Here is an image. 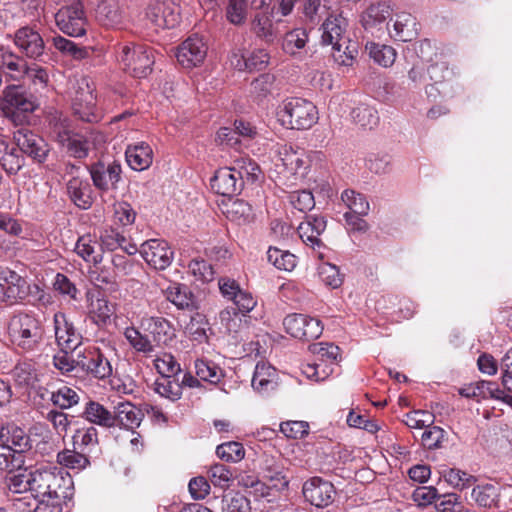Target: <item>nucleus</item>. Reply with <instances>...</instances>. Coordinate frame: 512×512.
Returning a JSON list of instances; mask_svg holds the SVG:
<instances>
[{
    "label": "nucleus",
    "instance_id": "f257e3e1",
    "mask_svg": "<svg viewBox=\"0 0 512 512\" xmlns=\"http://www.w3.org/2000/svg\"><path fill=\"white\" fill-rule=\"evenodd\" d=\"M65 478L56 469L31 471V495L38 500L37 512H61V499Z\"/></svg>",
    "mask_w": 512,
    "mask_h": 512
},
{
    "label": "nucleus",
    "instance_id": "f03ea898",
    "mask_svg": "<svg viewBox=\"0 0 512 512\" xmlns=\"http://www.w3.org/2000/svg\"><path fill=\"white\" fill-rule=\"evenodd\" d=\"M279 123L288 129L307 130L317 123V107L309 100L301 97L284 99L276 112Z\"/></svg>",
    "mask_w": 512,
    "mask_h": 512
},
{
    "label": "nucleus",
    "instance_id": "7ed1b4c3",
    "mask_svg": "<svg viewBox=\"0 0 512 512\" xmlns=\"http://www.w3.org/2000/svg\"><path fill=\"white\" fill-rule=\"evenodd\" d=\"M12 342L22 350H38L43 342L45 329L39 317L29 313L14 316L9 327Z\"/></svg>",
    "mask_w": 512,
    "mask_h": 512
},
{
    "label": "nucleus",
    "instance_id": "20e7f679",
    "mask_svg": "<svg viewBox=\"0 0 512 512\" xmlns=\"http://www.w3.org/2000/svg\"><path fill=\"white\" fill-rule=\"evenodd\" d=\"M116 59L121 69L134 78L147 77L155 62L151 48L132 42L117 45Z\"/></svg>",
    "mask_w": 512,
    "mask_h": 512
},
{
    "label": "nucleus",
    "instance_id": "39448f33",
    "mask_svg": "<svg viewBox=\"0 0 512 512\" xmlns=\"http://www.w3.org/2000/svg\"><path fill=\"white\" fill-rule=\"evenodd\" d=\"M36 108V98L22 84H9L0 94V110L8 118L32 113Z\"/></svg>",
    "mask_w": 512,
    "mask_h": 512
},
{
    "label": "nucleus",
    "instance_id": "423d86ee",
    "mask_svg": "<svg viewBox=\"0 0 512 512\" xmlns=\"http://www.w3.org/2000/svg\"><path fill=\"white\" fill-rule=\"evenodd\" d=\"M76 365H78V372H84L100 380L110 377L113 373L110 361L94 347L76 352Z\"/></svg>",
    "mask_w": 512,
    "mask_h": 512
},
{
    "label": "nucleus",
    "instance_id": "0eeeda50",
    "mask_svg": "<svg viewBox=\"0 0 512 512\" xmlns=\"http://www.w3.org/2000/svg\"><path fill=\"white\" fill-rule=\"evenodd\" d=\"M72 109L74 115L81 121L95 123L101 120L102 113L96 106V95L87 79L79 82Z\"/></svg>",
    "mask_w": 512,
    "mask_h": 512
},
{
    "label": "nucleus",
    "instance_id": "6e6552de",
    "mask_svg": "<svg viewBox=\"0 0 512 512\" xmlns=\"http://www.w3.org/2000/svg\"><path fill=\"white\" fill-rule=\"evenodd\" d=\"M55 22L57 27L69 36L80 37L86 33V17L79 1L60 8L55 14Z\"/></svg>",
    "mask_w": 512,
    "mask_h": 512
},
{
    "label": "nucleus",
    "instance_id": "1a4fd4ad",
    "mask_svg": "<svg viewBox=\"0 0 512 512\" xmlns=\"http://www.w3.org/2000/svg\"><path fill=\"white\" fill-rule=\"evenodd\" d=\"M29 294V284L24 277L9 268H0V302L15 304Z\"/></svg>",
    "mask_w": 512,
    "mask_h": 512
},
{
    "label": "nucleus",
    "instance_id": "9d476101",
    "mask_svg": "<svg viewBox=\"0 0 512 512\" xmlns=\"http://www.w3.org/2000/svg\"><path fill=\"white\" fill-rule=\"evenodd\" d=\"M311 351L319 357V362L307 364L303 372L308 378H313L316 381H322L333 372V369L325 364H334L339 355V347L333 343H318L310 346Z\"/></svg>",
    "mask_w": 512,
    "mask_h": 512
},
{
    "label": "nucleus",
    "instance_id": "9b49d317",
    "mask_svg": "<svg viewBox=\"0 0 512 512\" xmlns=\"http://www.w3.org/2000/svg\"><path fill=\"white\" fill-rule=\"evenodd\" d=\"M146 17L156 29H172L180 22V10L172 0H156L146 9Z\"/></svg>",
    "mask_w": 512,
    "mask_h": 512
},
{
    "label": "nucleus",
    "instance_id": "f8f14e48",
    "mask_svg": "<svg viewBox=\"0 0 512 512\" xmlns=\"http://www.w3.org/2000/svg\"><path fill=\"white\" fill-rule=\"evenodd\" d=\"M284 328L292 337L300 340H314L320 337L323 326L318 319L304 314H290L284 318Z\"/></svg>",
    "mask_w": 512,
    "mask_h": 512
},
{
    "label": "nucleus",
    "instance_id": "ddd939ff",
    "mask_svg": "<svg viewBox=\"0 0 512 512\" xmlns=\"http://www.w3.org/2000/svg\"><path fill=\"white\" fill-rule=\"evenodd\" d=\"M302 493L311 505L325 508L333 503L336 491L331 482L315 476L303 484Z\"/></svg>",
    "mask_w": 512,
    "mask_h": 512
},
{
    "label": "nucleus",
    "instance_id": "4468645a",
    "mask_svg": "<svg viewBox=\"0 0 512 512\" xmlns=\"http://www.w3.org/2000/svg\"><path fill=\"white\" fill-rule=\"evenodd\" d=\"M94 186L103 192L114 190L121 179L122 168L117 161H99L89 168Z\"/></svg>",
    "mask_w": 512,
    "mask_h": 512
},
{
    "label": "nucleus",
    "instance_id": "2eb2a0df",
    "mask_svg": "<svg viewBox=\"0 0 512 512\" xmlns=\"http://www.w3.org/2000/svg\"><path fill=\"white\" fill-rule=\"evenodd\" d=\"M13 42L27 58L38 60L44 55V39L34 27L23 26L17 29Z\"/></svg>",
    "mask_w": 512,
    "mask_h": 512
},
{
    "label": "nucleus",
    "instance_id": "dca6fc26",
    "mask_svg": "<svg viewBox=\"0 0 512 512\" xmlns=\"http://www.w3.org/2000/svg\"><path fill=\"white\" fill-rule=\"evenodd\" d=\"M146 263L156 270H164L172 263L174 252L165 240L150 239L139 250Z\"/></svg>",
    "mask_w": 512,
    "mask_h": 512
},
{
    "label": "nucleus",
    "instance_id": "f3484780",
    "mask_svg": "<svg viewBox=\"0 0 512 512\" xmlns=\"http://www.w3.org/2000/svg\"><path fill=\"white\" fill-rule=\"evenodd\" d=\"M14 140L18 148L38 163L46 161L49 154V145L46 141L28 129H19L14 133Z\"/></svg>",
    "mask_w": 512,
    "mask_h": 512
},
{
    "label": "nucleus",
    "instance_id": "a211bd4d",
    "mask_svg": "<svg viewBox=\"0 0 512 512\" xmlns=\"http://www.w3.org/2000/svg\"><path fill=\"white\" fill-rule=\"evenodd\" d=\"M207 50L208 47L203 37L194 34L178 47L176 57L184 68H193L204 61Z\"/></svg>",
    "mask_w": 512,
    "mask_h": 512
},
{
    "label": "nucleus",
    "instance_id": "6ab92c4d",
    "mask_svg": "<svg viewBox=\"0 0 512 512\" xmlns=\"http://www.w3.org/2000/svg\"><path fill=\"white\" fill-rule=\"evenodd\" d=\"M257 135L256 127L250 122L244 120H236L234 122V129L228 127H222L218 130L216 141L221 145L233 147L236 150H241L243 139L251 140Z\"/></svg>",
    "mask_w": 512,
    "mask_h": 512
},
{
    "label": "nucleus",
    "instance_id": "aec40b11",
    "mask_svg": "<svg viewBox=\"0 0 512 512\" xmlns=\"http://www.w3.org/2000/svg\"><path fill=\"white\" fill-rule=\"evenodd\" d=\"M55 338L60 349L76 350L81 344L82 336L63 312H56L53 317Z\"/></svg>",
    "mask_w": 512,
    "mask_h": 512
},
{
    "label": "nucleus",
    "instance_id": "412c9836",
    "mask_svg": "<svg viewBox=\"0 0 512 512\" xmlns=\"http://www.w3.org/2000/svg\"><path fill=\"white\" fill-rule=\"evenodd\" d=\"M140 328L152 337V343L167 345L175 337L172 324L163 317L145 316L141 319Z\"/></svg>",
    "mask_w": 512,
    "mask_h": 512
},
{
    "label": "nucleus",
    "instance_id": "4be33fe9",
    "mask_svg": "<svg viewBox=\"0 0 512 512\" xmlns=\"http://www.w3.org/2000/svg\"><path fill=\"white\" fill-rule=\"evenodd\" d=\"M347 21L341 15H329L321 25L322 35L321 42L323 45H331L332 47L344 46L350 41L345 33Z\"/></svg>",
    "mask_w": 512,
    "mask_h": 512
},
{
    "label": "nucleus",
    "instance_id": "5701e85b",
    "mask_svg": "<svg viewBox=\"0 0 512 512\" xmlns=\"http://www.w3.org/2000/svg\"><path fill=\"white\" fill-rule=\"evenodd\" d=\"M238 176L239 174H235L231 167L219 168L210 181L211 188L219 195L233 197L243 189Z\"/></svg>",
    "mask_w": 512,
    "mask_h": 512
},
{
    "label": "nucleus",
    "instance_id": "b1692460",
    "mask_svg": "<svg viewBox=\"0 0 512 512\" xmlns=\"http://www.w3.org/2000/svg\"><path fill=\"white\" fill-rule=\"evenodd\" d=\"M327 221L323 216L309 215L297 228L298 235L303 243L313 249L321 248L323 243L321 234L326 230Z\"/></svg>",
    "mask_w": 512,
    "mask_h": 512
},
{
    "label": "nucleus",
    "instance_id": "393cba45",
    "mask_svg": "<svg viewBox=\"0 0 512 512\" xmlns=\"http://www.w3.org/2000/svg\"><path fill=\"white\" fill-rule=\"evenodd\" d=\"M23 79H27L30 86L36 91L44 90L50 83V73L46 67L37 63H28L25 60L24 67L19 73L11 75V80L20 81Z\"/></svg>",
    "mask_w": 512,
    "mask_h": 512
},
{
    "label": "nucleus",
    "instance_id": "a878e982",
    "mask_svg": "<svg viewBox=\"0 0 512 512\" xmlns=\"http://www.w3.org/2000/svg\"><path fill=\"white\" fill-rule=\"evenodd\" d=\"M114 426L134 431L142 422L143 414L129 401L119 402L113 411Z\"/></svg>",
    "mask_w": 512,
    "mask_h": 512
},
{
    "label": "nucleus",
    "instance_id": "bb28decb",
    "mask_svg": "<svg viewBox=\"0 0 512 512\" xmlns=\"http://www.w3.org/2000/svg\"><path fill=\"white\" fill-rule=\"evenodd\" d=\"M283 172L296 176L301 170L307 168V157L303 149H295L290 145H283L278 152Z\"/></svg>",
    "mask_w": 512,
    "mask_h": 512
},
{
    "label": "nucleus",
    "instance_id": "cd10ccee",
    "mask_svg": "<svg viewBox=\"0 0 512 512\" xmlns=\"http://www.w3.org/2000/svg\"><path fill=\"white\" fill-rule=\"evenodd\" d=\"M501 497L500 487L492 483H482L473 487L471 498L475 504L484 509H495L499 507Z\"/></svg>",
    "mask_w": 512,
    "mask_h": 512
},
{
    "label": "nucleus",
    "instance_id": "c85d7f7f",
    "mask_svg": "<svg viewBox=\"0 0 512 512\" xmlns=\"http://www.w3.org/2000/svg\"><path fill=\"white\" fill-rule=\"evenodd\" d=\"M0 441L8 444L15 453L21 455L32 447L29 435L15 425H7L0 429Z\"/></svg>",
    "mask_w": 512,
    "mask_h": 512
},
{
    "label": "nucleus",
    "instance_id": "c756f323",
    "mask_svg": "<svg viewBox=\"0 0 512 512\" xmlns=\"http://www.w3.org/2000/svg\"><path fill=\"white\" fill-rule=\"evenodd\" d=\"M127 164L135 171L149 168L153 162V150L145 142L129 145L125 151Z\"/></svg>",
    "mask_w": 512,
    "mask_h": 512
},
{
    "label": "nucleus",
    "instance_id": "7c9ffc66",
    "mask_svg": "<svg viewBox=\"0 0 512 512\" xmlns=\"http://www.w3.org/2000/svg\"><path fill=\"white\" fill-rule=\"evenodd\" d=\"M269 53L265 49H256L248 56L234 53L231 59L232 65L238 70H262L269 63Z\"/></svg>",
    "mask_w": 512,
    "mask_h": 512
},
{
    "label": "nucleus",
    "instance_id": "2f4dec72",
    "mask_svg": "<svg viewBox=\"0 0 512 512\" xmlns=\"http://www.w3.org/2000/svg\"><path fill=\"white\" fill-rule=\"evenodd\" d=\"M276 369L266 362H258L255 366L251 384L259 393L273 390L276 385Z\"/></svg>",
    "mask_w": 512,
    "mask_h": 512
},
{
    "label": "nucleus",
    "instance_id": "473e14b6",
    "mask_svg": "<svg viewBox=\"0 0 512 512\" xmlns=\"http://www.w3.org/2000/svg\"><path fill=\"white\" fill-rule=\"evenodd\" d=\"M67 191L71 200L79 208L88 209L92 205V191L88 181L73 177L67 183Z\"/></svg>",
    "mask_w": 512,
    "mask_h": 512
},
{
    "label": "nucleus",
    "instance_id": "72a5a7b5",
    "mask_svg": "<svg viewBox=\"0 0 512 512\" xmlns=\"http://www.w3.org/2000/svg\"><path fill=\"white\" fill-rule=\"evenodd\" d=\"M116 304L110 302L104 296L92 297L89 304V314L94 323L98 326H104L111 321L115 314Z\"/></svg>",
    "mask_w": 512,
    "mask_h": 512
},
{
    "label": "nucleus",
    "instance_id": "f704fd0d",
    "mask_svg": "<svg viewBox=\"0 0 512 512\" xmlns=\"http://www.w3.org/2000/svg\"><path fill=\"white\" fill-rule=\"evenodd\" d=\"M417 35L416 18L410 13L402 12L396 15L391 36L398 41H411Z\"/></svg>",
    "mask_w": 512,
    "mask_h": 512
},
{
    "label": "nucleus",
    "instance_id": "c9c22d12",
    "mask_svg": "<svg viewBox=\"0 0 512 512\" xmlns=\"http://www.w3.org/2000/svg\"><path fill=\"white\" fill-rule=\"evenodd\" d=\"M251 31L264 42L273 43L277 37L272 16L268 12H257L251 21Z\"/></svg>",
    "mask_w": 512,
    "mask_h": 512
},
{
    "label": "nucleus",
    "instance_id": "e433bc0d",
    "mask_svg": "<svg viewBox=\"0 0 512 512\" xmlns=\"http://www.w3.org/2000/svg\"><path fill=\"white\" fill-rule=\"evenodd\" d=\"M308 42V32L304 28H295L287 33L282 38V50L285 54L292 57H299L302 50L306 47Z\"/></svg>",
    "mask_w": 512,
    "mask_h": 512
},
{
    "label": "nucleus",
    "instance_id": "4c0bfd02",
    "mask_svg": "<svg viewBox=\"0 0 512 512\" xmlns=\"http://www.w3.org/2000/svg\"><path fill=\"white\" fill-rule=\"evenodd\" d=\"M83 416L92 424H96L104 428L114 427L113 412L106 409L99 402L89 401L86 403Z\"/></svg>",
    "mask_w": 512,
    "mask_h": 512
},
{
    "label": "nucleus",
    "instance_id": "58836bf2",
    "mask_svg": "<svg viewBox=\"0 0 512 512\" xmlns=\"http://www.w3.org/2000/svg\"><path fill=\"white\" fill-rule=\"evenodd\" d=\"M392 10L386 2L371 4L362 14L361 22L366 30L384 23L391 16Z\"/></svg>",
    "mask_w": 512,
    "mask_h": 512
},
{
    "label": "nucleus",
    "instance_id": "ea45409f",
    "mask_svg": "<svg viewBox=\"0 0 512 512\" xmlns=\"http://www.w3.org/2000/svg\"><path fill=\"white\" fill-rule=\"evenodd\" d=\"M474 384L476 386L477 401L495 399L512 407V395L502 390L496 382L482 380Z\"/></svg>",
    "mask_w": 512,
    "mask_h": 512
},
{
    "label": "nucleus",
    "instance_id": "a19ab883",
    "mask_svg": "<svg viewBox=\"0 0 512 512\" xmlns=\"http://www.w3.org/2000/svg\"><path fill=\"white\" fill-rule=\"evenodd\" d=\"M123 335L128 344L138 353L150 355L154 352L155 347L148 335L140 332L134 326H129L124 329Z\"/></svg>",
    "mask_w": 512,
    "mask_h": 512
},
{
    "label": "nucleus",
    "instance_id": "79ce46f5",
    "mask_svg": "<svg viewBox=\"0 0 512 512\" xmlns=\"http://www.w3.org/2000/svg\"><path fill=\"white\" fill-rule=\"evenodd\" d=\"M231 169H233L235 174H239L237 178L242 182V186H244L245 181L253 183L258 180L261 173L258 164L248 157L235 159Z\"/></svg>",
    "mask_w": 512,
    "mask_h": 512
},
{
    "label": "nucleus",
    "instance_id": "37998d69",
    "mask_svg": "<svg viewBox=\"0 0 512 512\" xmlns=\"http://www.w3.org/2000/svg\"><path fill=\"white\" fill-rule=\"evenodd\" d=\"M164 294L178 309H189L193 306L192 294L184 285L172 283L164 290Z\"/></svg>",
    "mask_w": 512,
    "mask_h": 512
},
{
    "label": "nucleus",
    "instance_id": "c03bdc74",
    "mask_svg": "<svg viewBox=\"0 0 512 512\" xmlns=\"http://www.w3.org/2000/svg\"><path fill=\"white\" fill-rule=\"evenodd\" d=\"M57 462L68 469L80 471L89 465L88 455L82 451L64 449L57 454Z\"/></svg>",
    "mask_w": 512,
    "mask_h": 512
},
{
    "label": "nucleus",
    "instance_id": "a18cd8bd",
    "mask_svg": "<svg viewBox=\"0 0 512 512\" xmlns=\"http://www.w3.org/2000/svg\"><path fill=\"white\" fill-rule=\"evenodd\" d=\"M98 442V431L93 426L78 431L73 437L74 448L87 455L97 448Z\"/></svg>",
    "mask_w": 512,
    "mask_h": 512
},
{
    "label": "nucleus",
    "instance_id": "49530a36",
    "mask_svg": "<svg viewBox=\"0 0 512 512\" xmlns=\"http://www.w3.org/2000/svg\"><path fill=\"white\" fill-rule=\"evenodd\" d=\"M194 367L197 377L211 384H217L224 376L223 370L209 360L197 359Z\"/></svg>",
    "mask_w": 512,
    "mask_h": 512
},
{
    "label": "nucleus",
    "instance_id": "de8ad7c7",
    "mask_svg": "<svg viewBox=\"0 0 512 512\" xmlns=\"http://www.w3.org/2000/svg\"><path fill=\"white\" fill-rule=\"evenodd\" d=\"M441 475L449 485L459 490L469 488L477 481L475 476L458 468L443 469Z\"/></svg>",
    "mask_w": 512,
    "mask_h": 512
},
{
    "label": "nucleus",
    "instance_id": "09e8293b",
    "mask_svg": "<svg viewBox=\"0 0 512 512\" xmlns=\"http://www.w3.org/2000/svg\"><path fill=\"white\" fill-rule=\"evenodd\" d=\"M366 48L369 51V56L374 60V62L382 67H390L396 60V50L391 46L369 43Z\"/></svg>",
    "mask_w": 512,
    "mask_h": 512
},
{
    "label": "nucleus",
    "instance_id": "8fccbe9b",
    "mask_svg": "<svg viewBox=\"0 0 512 512\" xmlns=\"http://www.w3.org/2000/svg\"><path fill=\"white\" fill-rule=\"evenodd\" d=\"M24 456L15 453L8 444H0V472H13L24 466Z\"/></svg>",
    "mask_w": 512,
    "mask_h": 512
},
{
    "label": "nucleus",
    "instance_id": "3c124183",
    "mask_svg": "<svg viewBox=\"0 0 512 512\" xmlns=\"http://www.w3.org/2000/svg\"><path fill=\"white\" fill-rule=\"evenodd\" d=\"M50 134L60 145L67 142L74 134L70 120L61 114L54 115L50 119Z\"/></svg>",
    "mask_w": 512,
    "mask_h": 512
},
{
    "label": "nucleus",
    "instance_id": "603ef678",
    "mask_svg": "<svg viewBox=\"0 0 512 512\" xmlns=\"http://www.w3.org/2000/svg\"><path fill=\"white\" fill-rule=\"evenodd\" d=\"M267 258L276 268L284 271H292L297 265V257L294 254L276 247L268 249Z\"/></svg>",
    "mask_w": 512,
    "mask_h": 512
},
{
    "label": "nucleus",
    "instance_id": "864d4df0",
    "mask_svg": "<svg viewBox=\"0 0 512 512\" xmlns=\"http://www.w3.org/2000/svg\"><path fill=\"white\" fill-rule=\"evenodd\" d=\"M350 115L353 122L363 128L371 129L377 125L379 120L377 111L367 104L357 105L352 109Z\"/></svg>",
    "mask_w": 512,
    "mask_h": 512
},
{
    "label": "nucleus",
    "instance_id": "5fc2aeb1",
    "mask_svg": "<svg viewBox=\"0 0 512 512\" xmlns=\"http://www.w3.org/2000/svg\"><path fill=\"white\" fill-rule=\"evenodd\" d=\"M0 162L3 169L8 174H16L24 164V158L16 151L15 148H10L8 145L0 144Z\"/></svg>",
    "mask_w": 512,
    "mask_h": 512
},
{
    "label": "nucleus",
    "instance_id": "6e6d98bb",
    "mask_svg": "<svg viewBox=\"0 0 512 512\" xmlns=\"http://www.w3.org/2000/svg\"><path fill=\"white\" fill-rule=\"evenodd\" d=\"M25 59L16 54L10 47L0 45V68L7 70L9 76L18 74L24 67Z\"/></svg>",
    "mask_w": 512,
    "mask_h": 512
},
{
    "label": "nucleus",
    "instance_id": "4d7b16f0",
    "mask_svg": "<svg viewBox=\"0 0 512 512\" xmlns=\"http://www.w3.org/2000/svg\"><path fill=\"white\" fill-rule=\"evenodd\" d=\"M96 246L97 243L90 235H84L78 238L74 250L86 262L97 264L101 262L102 256L96 253Z\"/></svg>",
    "mask_w": 512,
    "mask_h": 512
},
{
    "label": "nucleus",
    "instance_id": "13d9d810",
    "mask_svg": "<svg viewBox=\"0 0 512 512\" xmlns=\"http://www.w3.org/2000/svg\"><path fill=\"white\" fill-rule=\"evenodd\" d=\"M50 400L60 409H68L78 404L80 397L76 390L64 385L51 393Z\"/></svg>",
    "mask_w": 512,
    "mask_h": 512
},
{
    "label": "nucleus",
    "instance_id": "bf43d9fd",
    "mask_svg": "<svg viewBox=\"0 0 512 512\" xmlns=\"http://www.w3.org/2000/svg\"><path fill=\"white\" fill-rule=\"evenodd\" d=\"M248 0H228L226 6V19L229 23L239 26L246 22L248 14Z\"/></svg>",
    "mask_w": 512,
    "mask_h": 512
},
{
    "label": "nucleus",
    "instance_id": "052dcab7",
    "mask_svg": "<svg viewBox=\"0 0 512 512\" xmlns=\"http://www.w3.org/2000/svg\"><path fill=\"white\" fill-rule=\"evenodd\" d=\"M341 200L350 210L356 214H368L370 206L366 198L354 190H345L341 194Z\"/></svg>",
    "mask_w": 512,
    "mask_h": 512
},
{
    "label": "nucleus",
    "instance_id": "680f3d73",
    "mask_svg": "<svg viewBox=\"0 0 512 512\" xmlns=\"http://www.w3.org/2000/svg\"><path fill=\"white\" fill-rule=\"evenodd\" d=\"M155 392L161 397L177 401L182 396V384L171 377H163L155 382Z\"/></svg>",
    "mask_w": 512,
    "mask_h": 512
},
{
    "label": "nucleus",
    "instance_id": "e2e57ef3",
    "mask_svg": "<svg viewBox=\"0 0 512 512\" xmlns=\"http://www.w3.org/2000/svg\"><path fill=\"white\" fill-rule=\"evenodd\" d=\"M135 219L136 212L128 202L121 201L113 205V222L115 225L131 226Z\"/></svg>",
    "mask_w": 512,
    "mask_h": 512
},
{
    "label": "nucleus",
    "instance_id": "0e129e2a",
    "mask_svg": "<svg viewBox=\"0 0 512 512\" xmlns=\"http://www.w3.org/2000/svg\"><path fill=\"white\" fill-rule=\"evenodd\" d=\"M333 58L339 66L350 67L358 54L356 42L348 41L344 46L332 47Z\"/></svg>",
    "mask_w": 512,
    "mask_h": 512
},
{
    "label": "nucleus",
    "instance_id": "69168bd1",
    "mask_svg": "<svg viewBox=\"0 0 512 512\" xmlns=\"http://www.w3.org/2000/svg\"><path fill=\"white\" fill-rule=\"evenodd\" d=\"M210 482L219 488L227 489L233 480V474L230 468L223 464H214L208 471Z\"/></svg>",
    "mask_w": 512,
    "mask_h": 512
},
{
    "label": "nucleus",
    "instance_id": "338daca9",
    "mask_svg": "<svg viewBox=\"0 0 512 512\" xmlns=\"http://www.w3.org/2000/svg\"><path fill=\"white\" fill-rule=\"evenodd\" d=\"M217 456L227 462H238L245 456V450L241 443L231 441L222 443L216 448Z\"/></svg>",
    "mask_w": 512,
    "mask_h": 512
},
{
    "label": "nucleus",
    "instance_id": "774afa93",
    "mask_svg": "<svg viewBox=\"0 0 512 512\" xmlns=\"http://www.w3.org/2000/svg\"><path fill=\"white\" fill-rule=\"evenodd\" d=\"M227 214L228 217L239 223H246L253 219L252 206L242 199L234 200L227 209Z\"/></svg>",
    "mask_w": 512,
    "mask_h": 512
}]
</instances>
